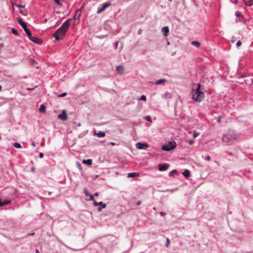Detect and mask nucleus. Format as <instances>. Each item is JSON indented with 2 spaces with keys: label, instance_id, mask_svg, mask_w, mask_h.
<instances>
[{
  "label": "nucleus",
  "instance_id": "obj_39",
  "mask_svg": "<svg viewBox=\"0 0 253 253\" xmlns=\"http://www.w3.org/2000/svg\"><path fill=\"white\" fill-rule=\"evenodd\" d=\"M58 5H61V2L59 0H53Z\"/></svg>",
  "mask_w": 253,
  "mask_h": 253
},
{
  "label": "nucleus",
  "instance_id": "obj_26",
  "mask_svg": "<svg viewBox=\"0 0 253 253\" xmlns=\"http://www.w3.org/2000/svg\"><path fill=\"white\" fill-rule=\"evenodd\" d=\"M13 146L16 148H20L22 147L21 145L19 143H18V142H15L13 144Z\"/></svg>",
  "mask_w": 253,
  "mask_h": 253
},
{
  "label": "nucleus",
  "instance_id": "obj_63",
  "mask_svg": "<svg viewBox=\"0 0 253 253\" xmlns=\"http://www.w3.org/2000/svg\"><path fill=\"white\" fill-rule=\"evenodd\" d=\"M32 170H34V168H32Z\"/></svg>",
  "mask_w": 253,
  "mask_h": 253
},
{
  "label": "nucleus",
  "instance_id": "obj_29",
  "mask_svg": "<svg viewBox=\"0 0 253 253\" xmlns=\"http://www.w3.org/2000/svg\"><path fill=\"white\" fill-rule=\"evenodd\" d=\"M144 119H145L147 121L152 122V119H151V117L150 116H145V117H144Z\"/></svg>",
  "mask_w": 253,
  "mask_h": 253
},
{
  "label": "nucleus",
  "instance_id": "obj_24",
  "mask_svg": "<svg viewBox=\"0 0 253 253\" xmlns=\"http://www.w3.org/2000/svg\"><path fill=\"white\" fill-rule=\"evenodd\" d=\"M191 44L197 47H199L200 46V42L198 41H193L191 42Z\"/></svg>",
  "mask_w": 253,
  "mask_h": 253
},
{
  "label": "nucleus",
  "instance_id": "obj_12",
  "mask_svg": "<svg viewBox=\"0 0 253 253\" xmlns=\"http://www.w3.org/2000/svg\"><path fill=\"white\" fill-rule=\"evenodd\" d=\"M162 32L163 33V35L165 37H167L168 35L169 32V28L168 26L164 27L162 29Z\"/></svg>",
  "mask_w": 253,
  "mask_h": 253
},
{
  "label": "nucleus",
  "instance_id": "obj_61",
  "mask_svg": "<svg viewBox=\"0 0 253 253\" xmlns=\"http://www.w3.org/2000/svg\"><path fill=\"white\" fill-rule=\"evenodd\" d=\"M153 210H156V208H155V207H154V208H153Z\"/></svg>",
  "mask_w": 253,
  "mask_h": 253
},
{
  "label": "nucleus",
  "instance_id": "obj_47",
  "mask_svg": "<svg viewBox=\"0 0 253 253\" xmlns=\"http://www.w3.org/2000/svg\"><path fill=\"white\" fill-rule=\"evenodd\" d=\"M3 202L2 201V200L1 199H0V207H3Z\"/></svg>",
  "mask_w": 253,
  "mask_h": 253
},
{
  "label": "nucleus",
  "instance_id": "obj_18",
  "mask_svg": "<svg viewBox=\"0 0 253 253\" xmlns=\"http://www.w3.org/2000/svg\"><path fill=\"white\" fill-rule=\"evenodd\" d=\"M24 31L26 32L27 35L28 36L29 39H31V36H32V33L30 30L27 27L24 29Z\"/></svg>",
  "mask_w": 253,
  "mask_h": 253
},
{
  "label": "nucleus",
  "instance_id": "obj_22",
  "mask_svg": "<svg viewBox=\"0 0 253 253\" xmlns=\"http://www.w3.org/2000/svg\"><path fill=\"white\" fill-rule=\"evenodd\" d=\"M138 173L136 172H132V173H129L127 175L128 177H134L138 175Z\"/></svg>",
  "mask_w": 253,
  "mask_h": 253
},
{
  "label": "nucleus",
  "instance_id": "obj_46",
  "mask_svg": "<svg viewBox=\"0 0 253 253\" xmlns=\"http://www.w3.org/2000/svg\"><path fill=\"white\" fill-rule=\"evenodd\" d=\"M166 212H163V211H161L160 212V214L161 215V216H164V215H166Z\"/></svg>",
  "mask_w": 253,
  "mask_h": 253
},
{
  "label": "nucleus",
  "instance_id": "obj_30",
  "mask_svg": "<svg viewBox=\"0 0 253 253\" xmlns=\"http://www.w3.org/2000/svg\"><path fill=\"white\" fill-rule=\"evenodd\" d=\"M88 196L89 197L88 201H93V203L95 201L93 195L89 194Z\"/></svg>",
  "mask_w": 253,
  "mask_h": 253
},
{
  "label": "nucleus",
  "instance_id": "obj_28",
  "mask_svg": "<svg viewBox=\"0 0 253 253\" xmlns=\"http://www.w3.org/2000/svg\"><path fill=\"white\" fill-rule=\"evenodd\" d=\"M84 193L85 196L87 197L89 196V193L88 192V191L87 190V189L86 188H84Z\"/></svg>",
  "mask_w": 253,
  "mask_h": 253
},
{
  "label": "nucleus",
  "instance_id": "obj_50",
  "mask_svg": "<svg viewBox=\"0 0 253 253\" xmlns=\"http://www.w3.org/2000/svg\"><path fill=\"white\" fill-rule=\"evenodd\" d=\"M220 119H221V117H220V116H219V117L217 118V122H218V123H220V122H221V120H220Z\"/></svg>",
  "mask_w": 253,
  "mask_h": 253
},
{
  "label": "nucleus",
  "instance_id": "obj_37",
  "mask_svg": "<svg viewBox=\"0 0 253 253\" xmlns=\"http://www.w3.org/2000/svg\"><path fill=\"white\" fill-rule=\"evenodd\" d=\"M235 15H236L237 17H240V15H241V13L240 11H236Z\"/></svg>",
  "mask_w": 253,
  "mask_h": 253
},
{
  "label": "nucleus",
  "instance_id": "obj_45",
  "mask_svg": "<svg viewBox=\"0 0 253 253\" xmlns=\"http://www.w3.org/2000/svg\"><path fill=\"white\" fill-rule=\"evenodd\" d=\"M16 5L19 8H23V7H25V5H20V4H16Z\"/></svg>",
  "mask_w": 253,
  "mask_h": 253
},
{
  "label": "nucleus",
  "instance_id": "obj_56",
  "mask_svg": "<svg viewBox=\"0 0 253 253\" xmlns=\"http://www.w3.org/2000/svg\"><path fill=\"white\" fill-rule=\"evenodd\" d=\"M118 42H119L118 41L116 42V47H117V46H118Z\"/></svg>",
  "mask_w": 253,
  "mask_h": 253
},
{
  "label": "nucleus",
  "instance_id": "obj_6",
  "mask_svg": "<svg viewBox=\"0 0 253 253\" xmlns=\"http://www.w3.org/2000/svg\"><path fill=\"white\" fill-rule=\"evenodd\" d=\"M111 5V2H108L104 3L103 4V5L102 6V7H101L100 8L98 9V10L97 11V14L100 13L103 11H104L106 8L108 7Z\"/></svg>",
  "mask_w": 253,
  "mask_h": 253
},
{
  "label": "nucleus",
  "instance_id": "obj_64",
  "mask_svg": "<svg viewBox=\"0 0 253 253\" xmlns=\"http://www.w3.org/2000/svg\"><path fill=\"white\" fill-rule=\"evenodd\" d=\"M232 42H234V41L232 40Z\"/></svg>",
  "mask_w": 253,
  "mask_h": 253
},
{
  "label": "nucleus",
  "instance_id": "obj_2",
  "mask_svg": "<svg viewBox=\"0 0 253 253\" xmlns=\"http://www.w3.org/2000/svg\"><path fill=\"white\" fill-rule=\"evenodd\" d=\"M237 135L234 130H228V131L223 134L222 140L224 142H233L237 138Z\"/></svg>",
  "mask_w": 253,
  "mask_h": 253
},
{
  "label": "nucleus",
  "instance_id": "obj_41",
  "mask_svg": "<svg viewBox=\"0 0 253 253\" xmlns=\"http://www.w3.org/2000/svg\"><path fill=\"white\" fill-rule=\"evenodd\" d=\"M169 243H170V241H169V239H167V243L166 244V246L168 247L169 245Z\"/></svg>",
  "mask_w": 253,
  "mask_h": 253
},
{
  "label": "nucleus",
  "instance_id": "obj_55",
  "mask_svg": "<svg viewBox=\"0 0 253 253\" xmlns=\"http://www.w3.org/2000/svg\"><path fill=\"white\" fill-rule=\"evenodd\" d=\"M32 145H33V146H35V142H33V143H32Z\"/></svg>",
  "mask_w": 253,
  "mask_h": 253
},
{
  "label": "nucleus",
  "instance_id": "obj_10",
  "mask_svg": "<svg viewBox=\"0 0 253 253\" xmlns=\"http://www.w3.org/2000/svg\"><path fill=\"white\" fill-rule=\"evenodd\" d=\"M29 39L33 42L38 44H41L42 43V39L34 37L32 36H31V39Z\"/></svg>",
  "mask_w": 253,
  "mask_h": 253
},
{
  "label": "nucleus",
  "instance_id": "obj_8",
  "mask_svg": "<svg viewBox=\"0 0 253 253\" xmlns=\"http://www.w3.org/2000/svg\"><path fill=\"white\" fill-rule=\"evenodd\" d=\"M169 165V164H161L158 165V169L160 171H165L168 169Z\"/></svg>",
  "mask_w": 253,
  "mask_h": 253
},
{
  "label": "nucleus",
  "instance_id": "obj_34",
  "mask_svg": "<svg viewBox=\"0 0 253 253\" xmlns=\"http://www.w3.org/2000/svg\"><path fill=\"white\" fill-rule=\"evenodd\" d=\"M165 96L166 98H170V97H171V94H170V93H169V92H166L165 93Z\"/></svg>",
  "mask_w": 253,
  "mask_h": 253
},
{
  "label": "nucleus",
  "instance_id": "obj_57",
  "mask_svg": "<svg viewBox=\"0 0 253 253\" xmlns=\"http://www.w3.org/2000/svg\"><path fill=\"white\" fill-rule=\"evenodd\" d=\"M78 167L81 168V165L80 163H78Z\"/></svg>",
  "mask_w": 253,
  "mask_h": 253
},
{
  "label": "nucleus",
  "instance_id": "obj_43",
  "mask_svg": "<svg viewBox=\"0 0 253 253\" xmlns=\"http://www.w3.org/2000/svg\"><path fill=\"white\" fill-rule=\"evenodd\" d=\"M43 155H44L43 153H42V152H41V153H40V154H39V157H40V158H42L43 157Z\"/></svg>",
  "mask_w": 253,
  "mask_h": 253
},
{
  "label": "nucleus",
  "instance_id": "obj_23",
  "mask_svg": "<svg viewBox=\"0 0 253 253\" xmlns=\"http://www.w3.org/2000/svg\"><path fill=\"white\" fill-rule=\"evenodd\" d=\"M46 110V107L44 104H42L39 108V110L41 112H45Z\"/></svg>",
  "mask_w": 253,
  "mask_h": 253
},
{
  "label": "nucleus",
  "instance_id": "obj_53",
  "mask_svg": "<svg viewBox=\"0 0 253 253\" xmlns=\"http://www.w3.org/2000/svg\"><path fill=\"white\" fill-rule=\"evenodd\" d=\"M36 253H40L38 249L36 250Z\"/></svg>",
  "mask_w": 253,
  "mask_h": 253
},
{
  "label": "nucleus",
  "instance_id": "obj_58",
  "mask_svg": "<svg viewBox=\"0 0 253 253\" xmlns=\"http://www.w3.org/2000/svg\"><path fill=\"white\" fill-rule=\"evenodd\" d=\"M141 31L140 30L138 31V34H141Z\"/></svg>",
  "mask_w": 253,
  "mask_h": 253
},
{
  "label": "nucleus",
  "instance_id": "obj_4",
  "mask_svg": "<svg viewBox=\"0 0 253 253\" xmlns=\"http://www.w3.org/2000/svg\"><path fill=\"white\" fill-rule=\"evenodd\" d=\"M176 146V143L174 141H169L162 147V149L165 151H169L174 149Z\"/></svg>",
  "mask_w": 253,
  "mask_h": 253
},
{
  "label": "nucleus",
  "instance_id": "obj_1",
  "mask_svg": "<svg viewBox=\"0 0 253 253\" xmlns=\"http://www.w3.org/2000/svg\"><path fill=\"white\" fill-rule=\"evenodd\" d=\"M73 21V19H68L66 20L53 34V36L55 38V41H58L62 39L66 32L70 26V23Z\"/></svg>",
  "mask_w": 253,
  "mask_h": 253
},
{
  "label": "nucleus",
  "instance_id": "obj_52",
  "mask_svg": "<svg viewBox=\"0 0 253 253\" xmlns=\"http://www.w3.org/2000/svg\"><path fill=\"white\" fill-rule=\"evenodd\" d=\"M93 196H98V193L96 192L95 193H94Z\"/></svg>",
  "mask_w": 253,
  "mask_h": 253
},
{
  "label": "nucleus",
  "instance_id": "obj_40",
  "mask_svg": "<svg viewBox=\"0 0 253 253\" xmlns=\"http://www.w3.org/2000/svg\"><path fill=\"white\" fill-rule=\"evenodd\" d=\"M205 160L207 161H210L211 160V157L210 156H207L206 158H205Z\"/></svg>",
  "mask_w": 253,
  "mask_h": 253
},
{
  "label": "nucleus",
  "instance_id": "obj_59",
  "mask_svg": "<svg viewBox=\"0 0 253 253\" xmlns=\"http://www.w3.org/2000/svg\"><path fill=\"white\" fill-rule=\"evenodd\" d=\"M245 77L244 75H242V76H241V78H243V77Z\"/></svg>",
  "mask_w": 253,
  "mask_h": 253
},
{
  "label": "nucleus",
  "instance_id": "obj_31",
  "mask_svg": "<svg viewBox=\"0 0 253 253\" xmlns=\"http://www.w3.org/2000/svg\"><path fill=\"white\" fill-rule=\"evenodd\" d=\"M11 202V201L10 200H5L3 202V206L9 204Z\"/></svg>",
  "mask_w": 253,
  "mask_h": 253
},
{
  "label": "nucleus",
  "instance_id": "obj_15",
  "mask_svg": "<svg viewBox=\"0 0 253 253\" xmlns=\"http://www.w3.org/2000/svg\"><path fill=\"white\" fill-rule=\"evenodd\" d=\"M94 135L98 137H103L105 136V132L103 131H99L97 133L94 132Z\"/></svg>",
  "mask_w": 253,
  "mask_h": 253
},
{
  "label": "nucleus",
  "instance_id": "obj_14",
  "mask_svg": "<svg viewBox=\"0 0 253 253\" xmlns=\"http://www.w3.org/2000/svg\"><path fill=\"white\" fill-rule=\"evenodd\" d=\"M81 9L82 8L80 9H78L74 16V19H76L77 18L79 19L80 17L81 16Z\"/></svg>",
  "mask_w": 253,
  "mask_h": 253
},
{
  "label": "nucleus",
  "instance_id": "obj_25",
  "mask_svg": "<svg viewBox=\"0 0 253 253\" xmlns=\"http://www.w3.org/2000/svg\"><path fill=\"white\" fill-rule=\"evenodd\" d=\"M11 32L15 35H16V36H17L18 37L20 36V35L19 34V33H18V32L17 31V30L15 28H12L11 29Z\"/></svg>",
  "mask_w": 253,
  "mask_h": 253
},
{
  "label": "nucleus",
  "instance_id": "obj_19",
  "mask_svg": "<svg viewBox=\"0 0 253 253\" xmlns=\"http://www.w3.org/2000/svg\"><path fill=\"white\" fill-rule=\"evenodd\" d=\"M245 4L248 6L253 5V0H244Z\"/></svg>",
  "mask_w": 253,
  "mask_h": 253
},
{
  "label": "nucleus",
  "instance_id": "obj_9",
  "mask_svg": "<svg viewBox=\"0 0 253 253\" xmlns=\"http://www.w3.org/2000/svg\"><path fill=\"white\" fill-rule=\"evenodd\" d=\"M136 147L138 149H146L148 148V145L146 143L138 142L136 144Z\"/></svg>",
  "mask_w": 253,
  "mask_h": 253
},
{
  "label": "nucleus",
  "instance_id": "obj_16",
  "mask_svg": "<svg viewBox=\"0 0 253 253\" xmlns=\"http://www.w3.org/2000/svg\"><path fill=\"white\" fill-rule=\"evenodd\" d=\"M182 174L185 178H189V177L190 176V171L188 169H185V170L183 172Z\"/></svg>",
  "mask_w": 253,
  "mask_h": 253
},
{
  "label": "nucleus",
  "instance_id": "obj_7",
  "mask_svg": "<svg viewBox=\"0 0 253 253\" xmlns=\"http://www.w3.org/2000/svg\"><path fill=\"white\" fill-rule=\"evenodd\" d=\"M58 118L61 120L66 121L68 117L66 111L65 110H62V113L58 115Z\"/></svg>",
  "mask_w": 253,
  "mask_h": 253
},
{
  "label": "nucleus",
  "instance_id": "obj_17",
  "mask_svg": "<svg viewBox=\"0 0 253 253\" xmlns=\"http://www.w3.org/2000/svg\"><path fill=\"white\" fill-rule=\"evenodd\" d=\"M83 163L90 166L92 164V161L91 159L84 160L83 161Z\"/></svg>",
  "mask_w": 253,
  "mask_h": 253
},
{
  "label": "nucleus",
  "instance_id": "obj_27",
  "mask_svg": "<svg viewBox=\"0 0 253 253\" xmlns=\"http://www.w3.org/2000/svg\"><path fill=\"white\" fill-rule=\"evenodd\" d=\"M176 172H177V171L176 169H173L172 170H171L170 172H169V175L170 177L172 176L173 175V174Z\"/></svg>",
  "mask_w": 253,
  "mask_h": 253
},
{
  "label": "nucleus",
  "instance_id": "obj_42",
  "mask_svg": "<svg viewBox=\"0 0 253 253\" xmlns=\"http://www.w3.org/2000/svg\"><path fill=\"white\" fill-rule=\"evenodd\" d=\"M198 135H199V133L194 132V134H193V137L194 138H196V137L198 136Z\"/></svg>",
  "mask_w": 253,
  "mask_h": 253
},
{
  "label": "nucleus",
  "instance_id": "obj_35",
  "mask_svg": "<svg viewBox=\"0 0 253 253\" xmlns=\"http://www.w3.org/2000/svg\"><path fill=\"white\" fill-rule=\"evenodd\" d=\"M200 88H201V84H197V88L196 89H195L194 90H196V91H201L200 90Z\"/></svg>",
  "mask_w": 253,
  "mask_h": 253
},
{
  "label": "nucleus",
  "instance_id": "obj_54",
  "mask_svg": "<svg viewBox=\"0 0 253 253\" xmlns=\"http://www.w3.org/2000/svg\"><path fill=\"white\" fill-rule=\"evenodd\" d=\"M110 144L112 145H115V143L114 142H111L110 143Z\"/></svg>",
  "mask_w": 253,
  "mask_h": 253
},
{
  "label": "nucleus",
  "instance_id": "obj_32",
  "mask_svg": "<svg viewBox=\"0 0 253 253\" xmlns=\"http://www.w3.org/2000/svg\"><path fill=\"white\" fill-rule=\"evenodd\" d=\"M140 100H143L145 101L146 100V96L144 95H142L141 96L140 99Z\"/></svg>",
  "mask_w": 253,
  "mask_h": 253
},
{
  "label": "nucleus",
  "instance_id": "obj_51",
  "mask_svg": "<svg viewBox=\"0 0 253 253\" xmlns=\"http://www.w3.org/2000/svg\"><path fill=\"white\" fill-rule=\"evenodd\" d=\"M35 232H33V233L28 234V235H35Z\"/></svg>",
  "mask_w": 253,
  "mask_h": 253
},
{
  "label": "nucleus",
  "instance_id": "obj_36",
  "mask_svg": "<svg viewBox=\"0 0 253 253\" xmlns=\"http://www.w3.org/2000/svg\"><path fill=\"white\" fill-rule=\"evenodd\" d=\"M241 45H242V42H241L240 41H239L236 43V46H237V47H240Z\"/></svg>",
  "mask_w": 253,
  "mask_h": 253
},
{
  "label": "nucleus",
  "instance_id": "obj_44",
  "mask_svg": "<svg viewBox=\"0 0 253 253\" xmlns=\"http://www.w3.org/2000/svg\"><path fill=\"white\" fill-rule=\"evenodd\" d=\"M188 143L190 145H192V144L194 143V141L191 140H188Z\"/></svg>",
  "mask_w": 253,
  "mask_h": 253
},
{
  "label": "nucleus",
  "instance_id": "obj_13",
  "mask_svg": "<svg viewBox=\"0 0 253 253\" xmlns=\"http://www.w3.org/2000/svg\"><path fill=\"white\" fill-rule=\"evenodd\" d=\"M17 21L18 23L22 27L23 29L27 27L26 23L24 22L21 18H18Z\"/></svg>",
  "mask_w": 253,
  "mask_h": 253
},
{
  "label": "nucleus",
  "instance_id": "obj_33",
  "mask_svg": "<svg viewBox=\"0 0 253 253\" xmlns=\"http://www.w3.org/2000/svg\"><path fill=\"white\" fill-rule=\"evenodd\" d=\"M67 95V93L66 92H64L62 94H60L59 95H58V97H65V96H66Z\"/></svg>",
  "mask_w": 253,
  "mask_h": 253
},
{
  "label": "nucleus",
  "instance_id": "obj_20",
  "mask_svg": "<svg viewBox=\"0 0 253 253\" xmlns=\"http://www.w3.org/2000/svg\"><path fill=\"white\" fill-rule=\"evenodd\" d=\"M245 81L247 83V84L249 85H251L253 83V80L252 78L250 77H248L247 79L245 80Z\"/></svg>",
  "mask_w": 253,
  "mask_h": 253
},
{
  "label": "nucleus",
  "instance_id": "obj_3",
  "mask_svg": "<svg viewBox=\"0 0 253 253\" xmlns=\"http://www.w3.org/2000/svg\"><path fill=\"white\" fill-rule=\"evenodd\" d=\"M205 94L202 91L194 90L192 92V99L197 102H201L204 99Z\"/></svg>",
  "mask_w": 253,
  "mask_h": 253
},
{
  "label": "nucleus",
  "instance_id": "obj_21",
  "mask_svg": "<svg viewBox=\"0 0 253 253\" xmlns=\"http://www.w3.org/2000/svg\"><path fill=\"white\" fill-rule=\"evenodd\" d=\"M166 82V80L165 79H160V80H158V81H157L156 82H155V84H162L163 83H164Z\"/></svg>",
  "mask_w": 253,
  "mask_h": 253
},
{
  "label": "nucleus",
  "instance_id": "obj_60",
  "mask_svg": "<svg viewBox=\"0 0 253 253\" xmlns=\"http://www.w3.org/2000/svg\"><path fill=\"white\" fill-rule=\"evenodd\" d=\"M1 86L0 85V91L1 90Z\"/></svg>",
  "mask_w": 253,
  "mask_h": 253
},
{
  "label": "nucleus",
  "instance_id": "obj_62",
  "mask_svg": "<svg viewBox=\"0 0 253 253\" xmlns=\"http://www.w3.org/2000/svg\"><path fill=\"white\" fill-rule=\"evenodd\" d=\"M27 89L28 90H31L32 89H31L30 88H28Z\"/></svg>",
  "mask_w": 253,
  "mask_h": 253
},
{
  "label": "nucleus",
  "instance_id": "obj_48",
  "mask_svg": "<svg viewBox=\"0 0 253 253\" xmlns=\"http://www.w3.org/2000/svg\"><path fill=\"white\" fill-rule=\"evenodd\" d=\"M230 1L232 3H237L238 2V0H230Z\"/></svg>",
  "mask_w": 253,
  "mask_h": 253
},
{
  "label": "nucleus",
  "instance_id": "obj_11",
  "mask_svg": "<svg viewBox=\"0 0 253 253\" xmlns=\"http://www.w3.org/2000/svg\"><path fill=\"white\" fill-rule=\"evenodd\" d=\"M117 71L120 74H123L124 73V68L123 65H119L116 67Z\"/></svg>",
  "mask_w": 253,
  "mask_h": 253
},
{
  "label": "nucleus",
  "instance_id": "obj_49",
  "mask_svg": "<svg viewBox=\"0 0 253 253\" xmlns=\"http://www.w3.org/2000/svg\"><path fill=\"white\" fill-rule=\"evenodd\" d=\"M141 204V201H137V203H136V205H137V206L140 205Z\"/></svg>",
  "mask_w": 253,
  "mask_h": 253
},
{
  "label": "nucleus",
  "instance_id": "obj_38",
  "mask_svg": "<svg viewBox=\"0 0 253 253\" xmlns=\"http://www.w3.org/2000/svg\"><path fill=\"white\" fill-rule=\"evenodd\" d=\"M20 13H21L22 15H25V16H26L27 15V12H25L23 10H21L20 11Z\"/></svg>",
  "mask_w": 253,
  "mask_h": 253
},
{
  "label": "nucleus",
  "instance_id": "obj_5",
  "mask_svg": "<svg viewBox=\"0 0 253 253\" xmlns=\"http://www.w3.org/2000/svg\"><path fill=\"white\" fill-rule=\"evenodd\" d=\"M93 205L95 207H97L98 206H101L100 207L98 208V211H101L102 209H104L106 207V205L105 204H103L102 202H97L96 201H94Z\"/></svg>",
  "mask_w": 253,
  "mask_h": 253
}]
</instances>
